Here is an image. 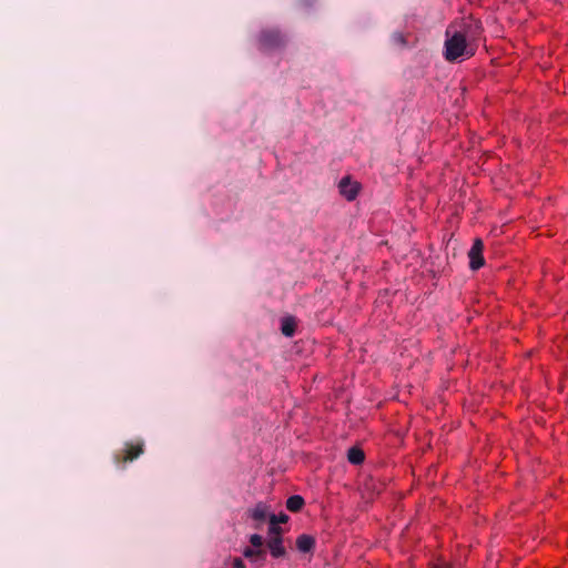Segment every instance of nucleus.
<instances>
[{"label":"nucleus","instance_id":"1","mask_svg":"<svg viewBox=\"0 0 568 568\" xmlns=\"http://www.w3.org/2000/svg\"><path fill=\"white\" fill-rule=\"evenodd\" d=\"M462 30H446L444 58L448 62L463 61L476 54L478 42L484 40V27L479 19L469 18Z\"/></svg>","mask_w":568,"mask_h":568},{"label":"nucleus","instance_id":"17","mask_svg":"<svg viewBox=\"0 0 568 568\" xmlns=\"http://www.w3.org/2000/svg\"><path fill=\"white\" fill-rule=\"evenodd\" d=\"M232 566L233 568H245V564L241 558H234Z\"/></svg>","mask_w":568,"mask_h":568},{"label":"nucleus","instance_id":"14","mask_svg":"<svg viewBox=\"0 0 568 568\" xmlns=\"http://www.w3.org/2000/svg\"><path fill=\"white\" fill-rule=\"evenodd\" d=\"M288 521V516L284 513H281L280 515H271L270 517V524H286Z\"/></svg>","mask_w":568,"mask_h":568},{"label":"nucleus","instance_id":"16","mask_svg":"<svg viewBox=\"0 0 568 568\" xmlns=\"http://www.w3.org/2000/svg\"><path fill=\"white\" fill-rule=\"evenodd\" d=\"M250 542L252 544L253 547H255L256 549H261V547L263 546V538L262 536L257 535V534H254L250 537Z\"/></svg>","mask_w":568,"mask_h":568},{"label":"nucleus","instance_id":"8","mask_svg":"<svg viewBox=\"0 0 568 568\" xmlns=\"http://www.w3.org/2000/svg\"><path fill=\"white\" fill-rule=\"evenodd\" d=\"M297 323L293 316H285L282 318L281 332L287 337H292L296 332Z\"/></svg>","mask_w":568,"mask_h":568},{"label":"nucleus","instance_id":"13","mask_svg":"<svg viewBox=\"0 0 568 568\" xmlns=\"http://www.w3.org/2000/svg\"><path fill=\"white\" fill-rule=\"evenodd\" d=\"M280 537L283 538V529L276 524H270L268 538Z\"/></svg>","mask_w":568,"mask_h":568},{"label":"nucleus","instance_id":"12","mask_svg":"<svg viewBox=\"0 0 568 568\" xmlns=\"http://www.w3.org/2000/svg\"><path fill=\"white\" fill-rule=\"evenodd\" d=\"M428 568H453V566L442 557H438L435 561L428 564Z\"/></svg>","mask_w":568,"mask_h":568},{"label":"nucleus","instance_id":"15","mask_svg":"<svg viewBox=\"0 0 568 568\" xmlns=\"http://www.w3.org/2000/svg\"><path fill=\"white\" fill-rule=\"evenodd\" d=\"M261 554H262V550H261V549H253V548H251V547H246V548L243 550V556H244L245 558H248V559L254 558V557H256V556H258V555H261Z\"/></svg>","mask_w":568,"mask_h":568},{"label":"nucleus","instance_id":"9","mask_svg":"<svg viewBox=\"0 0 568 568\" xmlns=\"http://www.w3.org/2000/svg\"><path fill=\"white\" fill-rule=\"evenodd\" d=\"M347 459L353 465H362L365 462V453L358 446H353L347 452Z\"/></svg>","mask_w":568,"mask_h":568},{"label":"nucleus","instance_id":"11","mask_svg":"<svg viewBox=\"0 0 568 568\" xmlns=\"http://www.w3.org/2000/svg\"><path fill=\"white\" fill-rule=\"evenodd\" d=\"M251 516L256 521H263L266 518V509H265V507L262 506V505H257L252 510V515Z\"/></svg>","mask_w":568,"mask_h":568},{"label":"nucleus","instance_id":"2","mask_svg":"<svg viewBox=\"0 0 568 568\" xmlns=\"http://www.w3.org/2000/svg\"><path fill=\"white\" fill-rule=\"evenodd\" d=\"M144 452V444L142 442H129L124 444L123 449L114 455V463L116 465H125L133 462Z\"/></svg>","mask_w":568,"mask_h":568},{"label":"nucleus","instance_id":"5","mask_svg":"<svg viewBox=\"0 0 568 568\" xmlns=\"http://www.w3.org/2000/svg\"><path fill=\"white\" fill-rule=\"evenodd\" d=\"M469 267L477 271L485 265L484 258V242L480 237H476L468 252Z\"/></svg>","mask_w":568,"mask_h":568},{"label":"nucleus","instance_id":"7","mask_svg":"<svg viewBox=\"0 0 568 568\" xmlns=\"http://www.w3.org/2000/svg\"><path fill=\"white\" fill-rule=\"evenodd\" d=\"M296 547L301 552H310L315 547V538L307 534L300 535L296 538Z\"/></svg>","mask_w":568,"mask_h":568},{"label":"nucleus","instance_id":"4","mask_svg":"<svg viewBox=\"0 0 568 568\" xmlns=\"http://www.w3.org/2000/svg\"><path fill=\"white\" fill-rule=\"evenodd\" d=\"M338 191L346 201L352 202L362 191V184L358 181L353 180L351 175H346L341 179L338 183Z\"/></svg>","mask_w":568,"mask_h":568},{"label":"nucleus","instance_id":"6","mask_svg":"<svg viewBox=\"0 0 568 568\" xmlns=\"http://www.w3.org/2000/svg\"><path fill=\"white\" fill-rule=\"evenodd\" d=\"M267 548L270 549V552H271L272 557H274V558H281L286 555V549L283 545V538H280V537L268 538Z\"/></svg>","mask_w":568,"mask_h":568},{"label":"nucleus","instance_id":"3","mask_svg":"<svg viewBox=\"0 0 568 568\" xmlns=\"http://www.w3.org/2000/svg\"><path fill=\"white\" fill-rule=\"evenodd\" d=\"M258 49L263 52L272 51L284 44V38L280 31L267 30L263 31L258 37Z\"/></svg>","mask_w":568,"mask_h":568},{"label":"nucleus","instance_id":"10","mask_svg":"<svg viewBox=\"0 0 568 568\" xmlns=\"http://www.w3.org/2000/svg\"><path fill=\"white\" fill-rule=\"evenodd\" d=\"M304 505H305V500L300 495H293V496L288 497L286 500V508L292 513H297V511L302 510Z\"/></svg>","mask_w":568,"mask_h":568}]
</instances>
